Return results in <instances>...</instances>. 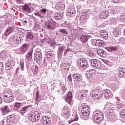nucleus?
<instances>
[{"instance_id":"1","label":"nucleus","mask_w":125,"mask_h":125,"mask_svg":"<svg viewBox=\"0 0 125 125\" xmlns=\"http://www.w3.org/2000/svg\"><path fill=\"white\" fill-rule=\"evenodd\" d=\"M90 106L89 105L83 104L82 105V118L85 121H87L89 119V114H90Z\"/></svg>"},{"instance_id":"2","label":"nucleus","mask_w":125,"mask_h":125,"mask_svg":"<svg viewBox=\"0 0 125 125\" xmlns=\"http://www.w3.org/2000/svg\"><path fill=\"white\" fill-rule=\"evenodd\" d=\"M93 119L97 123H101L104 119V114L101 111H96L93 112Z\"/></svg>"},{"instance_id":"3","label":"nucleus","mask_w":125,"mask_h":125,"mask_svg":"<svg viewBox=\"0 0 125 125\" xmlns=\"http://www.w3.org/2000/svg\"><path fill=\"white\" fill-rule=\"evenodd\" d=\"M3 100L6 103H10L13 101V94L10 91H6L4 93Z\"/></svg>"},{"instance_id":"4","label":"nucleus","mask_w":125,"mask_h":125,"mask_svg":"<svg viewBox=\"0 0 125 125\" xmlns=\"http://www.w3.org/2000/svg\"><path fill=\"white\" fill-rule=\"evenodd\" d=\"M91 95L92 97H94L95 99H101L102 95H103V93L101 90L97 89H94L91 91Z\"/></svg>"},{"instance_id":"5","label":"nucleus","mask_w":125,"mask_h":125,"mask_svg":"<svg viewBox=\"0 0 125 125\" xmlns=\"http://www.w3.org/2000/svg\"><path fill=\"white\" fill-rule=\"evenodd\" d=\"M41 119V114L38 111H35L34 113H32L30 116V120L33 123H37L39 122Z\"/></svg>"},{"instance_id":"6","label":"nucleus","mask_w":125,"mask_h":125,"mask_svg":"<svg viewBox=\"0 0 125 125\" xmlns=\"http://www.w3.org/2000/svg\"><path fill=\"white\" fill-rule=\"evenodd\" d=\"M45 26L49 30H55L56 29V22L54 21H48L45 22Z\"/></svg>"},{"instance_id":"7","label":"nucleus","mask_w":125,"mask_h":125,"mask_svg":"<svg viewBox=\"0 0 125 125\" xmlns=\"http://www.w3.org/2000/svg\"><path fill=\"white\" fill-rule=\"evenodd\" d=\"M34 60L36 62L40 61L42 59V50L39 48L36 49L34 53Z\"/></svg>"},{"instance_id":"8","label":"nucleus","mask_w":125,"mask_h":125,"mask_svg":"<svg viewBox=\"0 0 125 125\" xmlns=\"http://www.w3.org/2000/svg\"><path fill=\"white\" fill-rule=\"evenodd\" d=\"M78 63L79 66L81 68H83V69H85L87 67V60L81 58L78 61Z\"/></svg>"},{"instance_id":"9","label":"nucleus","mask_w":125,"mask_h":125,"mask_svg":"<svg viewBox=\"0 0 125 125\" xmlns=\"http://www.w3.org/2000/svg\"><path fill=\"white\" fill-rule=\"evenodd\" d=\"M87 90L80 91L78 93V98L82 101L85 100V98H86V96L87 95Z\"/></svg>"},{"instance_id":"10","label":"nucleus","mask_w":125,"mask_h":125,"mask_svg":"<svg viewBox=\"0 0 125 125\" xmlns=\"http://www.w3.org/2000/svg\"><path fill=\"white\" fill-rule=\"evenodd\" d=\"M29 47H30V45H29V44H23L20 48V51L19 53V54H24L26 53V51L29 49Z\"/></svg>"},{"instance_id":"11","label":"nucleus","mask_w":125,"mask_h":125,"mask_svg":"<svg viewBox=\"0 0 125 125\" xmlns=\"http://www.w3.org/2000/svg\"><path fill=\"white\" fill-rule=\"evenodd\" d=\"M91 64L92 67L95 69H99L101 67V63L98 62L96 59H92L91 60Z\"/></svg>"},{"instance_id":"12","label":"nucleus","mask_w":125,"mask_h":125,"mask_svg":"<svg viewBox=\"0 0 125 125\" xmlns=\"http://www.w3.org/2000/svg\"><path fill=\"white\" fill-rule=\"evenodd\" d=\"M105 116L109 121H112V118L115 116V111L113 109H109Z\"/></svg>"},{"instance_id":"13","label":"nucleus","mask_w":125,"mask_h":125,"mask_svg":"<svg viewBox=\"0 0 125 125\" xmlns=\"http://www.w3.org/2000/svg\"><path fill=\"white\" fill-rule=\"evenodd\" d=\"M63 116L66 119H69L70 117V113H69V108L68 106H65L62 109Z\"/></svg>"},{"instance_id":"14","label":"nucleus","mask_w":125,"mask_h":125,"mask_svg":"<svg viewBox=\"0 0 125 125\" xmlns=\"http://www.w3.org/2000/svg\"><path fill=\"white\" fill-rule=\"evenodd\" d=\"M72 78L77 83H81L83 81L82 75L79 74H74L72 75Z\"/></svg>"},{"instance_id":"15","label":"nucleus","mask_w":125,"mask_h":125,"mask_svg":"<svg viewBox=\"0 0 125 125\" xmlns=\"http://www.w3.org/2000/svg\"><path fill=\"white\" fill-rule=\"evenodd\" d=\"M93 42L96 46H99L100 47H102L105 45V42L101 40H96L95 41H93Z\"/></svg>"},{"instance_id":"16","label":"nucleus","mask_w":125,"mask_h":125,"mask_svg":"<svg viewBox=\"0 0 125 125\" xmlns=\"http://www.w3.org/2000/svg\"><path fill=\"white\" fill-rule=\"evenodd\" d=\"M99 36L103 38L104 40H108L109 39V35H108V33L104 30H101L99 32Z\"/></svg>"},{"instance_id":"17","label":"nucleus","mask_w":125,"mask_h":125,"mask_svg":"<svg viewBox=\"0 0 125 125\" xmlns=\"http://www.w3.org/2000/svg\"><path fill=\"white\" fill-rule=\"evenodd\" d=\"M79 29H80V28L77 27L75 25L72 26L70 28L72 34H74L75 36H79L80 34V30H79Z\"/></svg>"},{"instance_id":"18","label":"nucleus","mask_w":125,"mask_h":125,"mask_svg":"<svg viewBox=\"0 0 125 125\" xmlns=\"http://www.w3.org/2000/svg\"><path fill=\"white\" fill-rule=\"evenodd\" d=\"M1 112L3 116H5V115L8 114L10 112V109L7 105H5L1 108Z\"/></svg>"},{"instance_id":"19","label":"nucleus","mask_w":125,"mask_h":125,"mask_svg":"<svg viewBox=\"0 0 125 125\" xmlns=\"http://www.w3.org/2000/svg\"><path fill=\"white\" fill-rule=\"evenodd\" d=\"M76 14V10L75 8H69L68 9V12L66 14V15L67 16H70V17H72V16H74Z\"/></svg>"},{"instance_id":"20","label":"nucleus","mask_w":125,"mask_h":125,"mask_svg":"<svg viewBox=\"0 0 125 125\" xmlns=\"http://www.w3.org/2000/svg\"><path fill=\"white\" fill-rule=\"evenodd\" d=\"M22 11L25 12V13H31L32 12V10L28 4H25L22 6Z\"/></svg>"},{"instance_id":"21","label":"nucleus","mask_w":125,"mask_h":125,"mask_svg":"<svg viewBox=\"0 0 125 125\" xmlns=\"http://www.w3.org/2000/svg\"><path fill=\"white\" fill-rule=\"evenodd\" d=\"M109 16V12L107 11H103L100 14V17L101 19H106Z\"/></svg>"},{"instance_id":"22","label":"nucleus","mask_w":125,"mask_h":125,"mask_svg":"<svg viewBox=\"0 0 125 125\" xmlns=\"http://www.w3.org/2000/svg\"><path fill=\"white\" fill-rule=\"evenodd\" d=\"M63 51H66V46L64 45H61L59 46L58 54V55H62Z\"/></svg>"},{"instance_id":"23","label":"nucleus","mask_w":125,"mask_h":125,"mask_svg":"<svg viewBox=\"0 0 125 125\" xmlns=\"http://www.w3.org/2000/svg\"><path fill=\"white\" fill-rule=\"evenodd\" d=\"M30 109H31V105H30L24 106L21 108V110L20 111V113L21 115H24V114H25V113H26L27 111H29Z\"/></svg>"},{"instance_id":"24","label":"nucleus","mask_w":125,"mask_h":125,"mask_svg":"<svg viewBox=\"0 0 125 125\" xmlns=\"http://www.w3.org/2000/svg\"><path fill=\"white\" fill-rule=\"evenodd\" d=\"M119 78H124L125 76V69L124 68L120 67L118 69Z\"/></svg>"},{"instance_id":"25","label":"nucleus","mask_w":125,"mask_h":125,"mask_svg":"<svg viewBox=\"0 0 125 125\" xmlns=\"http://www.w3.org/2000/svg\"><path fill=\"white\" fill-rule=\"evenodd\" d=\"M42 124L43 125H49V124H50V119L45 116L43 117Z\"/></svg>"},{"instance_id":"26","label":"nucleus","mask_w":125,"mask_h":125,"mask_svg":"<svg viewBox=\"0 0 125 125\" xmlns=\"http://www.w3.org/2000/svg\"><path fill=\"white\" fill-rule=\"evenodd\" d=\"M96 53L101 56V57H106V52L104 50H97Z\"/></svg>"},{"instance_id":"27","label":"nucleus","mask_w":125,"mask_h":125,"mask_svg":"<svg viewBox=\"0 0 125 125\" xmlns=\"http://www.w3.org/2000/svg\"><path fill=\"white\" fill-rule=\"evenodd\" d=\"M88 35H82L80 37V41L83 42V43H85V42H87V41H88Z\"/></svg>"},{"instance_id":"28","label":"nucleus","mask_w":125,"mask_h":125,"mask_svg":"<svg viewBox=\"0 0 125 125\" xmlns=\"http://www.w3.org/2000/svg\"><path fill=\"white\" fill-rule=\"evenodd\" d=\"M104 94L105 97H112L113 96V94H112L111 91L108 89L104 91Z\"/></svg>"},{"instance_id":"29","label":"nucleus","mask_w":125,"mask_h":125,"mask_svg":"<svg viewBox=\"0 0 125 125\" xmlns=\"http://www.w3.org/2000/svg\"><path fill=\"white\" fill-rule=\"evenodd\" d=\"M11 44L13 45V46H17V45H18V44H19V39H18V38L13 39L11 41Z\"/></svg>"},{"instance_id":"30","label":"nucleus","mask_w":125,"mask_h":125,"mask_svg":"<svg viewBox=\"0 0 125 125\" xmlns=\"http://www.w3.org/2000/svg\"><path fill=\"white\" fill-rule=\"evenodd\" d=\"M94 75V71L93 69H91L87 71L86 77L87 79L92 78Z\"/></svg>"},{"instance_id":"31","label":"nucleus","mask_w":125,"mask_h":125,"mask_svg":"<svg viewBox=\"0 0 125 125\" xmlns=\"http://www.w3.org/2000/svg\"><path fill=\"white\" fill-rule=\"evenodd\" d=\"M26 59L28 60V61H32L33 60V51L29 52L26 56Z\"/></svg>"},{"instance_id":"32","label":"nucleus","mask_w":125,"mask_h":125,"mask_svg":"<svg viewBox=\"0 0 125 125\" xmlns=\"http://www.w3.org/2000/svg\"><path fill=\"white\" fill-rule=\"evenodd\" d=\"M63 17V14L60 12H58L57 13L55 14L54 18L56 20H59L62 18Z\"/></svg>"},{"instance_id":"33","label":"nucleus","mask_w":125,"mask_h":125,"mask_svg":"<svg viewBox=\"0 0 125 125\" xmlns=\"http://www.w3.org/2000/svg\"><path fill=\"white\" fill-rule=\"evenodd\" d=\"M55 8L56 9H64L65 8V6L64 5L61 4V2H58L57 4H56L55 7Z\"/></svg>"},{"instance_id":"34","label":"nucleus","mask_w":125,"mask_h":125,"mask_svg":"<svg viewBox=\"0 0 125 125\" xmlns=\"http://www.w3.org/2000/svg\"><path fill=\"white\" fill-rule=\"evenodd\" d=\"M107 50L109 52H113V51H118V47L111 46L106 47Z\"/></svg>"},{"instance_id":"35","label":"nucleus","mask_w":125,"mask_h":125,"mask_svg":"<svg viewBox=\"0 0 125 125\" xmlns=\"http://www.w3.org/2000/svg\"><path fill=\"white\" fill-rule=\"evenodd\" d=\"M109 10H110V12L112 14H116V13H118V7L116 6H111L110 8H109Z\"/></svg>"},{"instance_id":"36","label":"nucleus","mask_w":125,"mask_h":125,"mask_svg":"<svg viewBox=\"0 0 125 125\" xmlns=\"http://www.w3.org/2000/svg\"><path fill=\"white\" fill-rule=\"evenodd\" d=\"M53 56V54L50 51L45 52V59H49Z\"/></svg>"},{"instance_id":"37","label":"nucleus","mask_w":125,"mask_h":125,"mask_svg":"<svg viewBox=\"0 0 125 125\" xmlns=\"http://www.w3.org/2000/svg\"><path fill=\"white\" fill-rule=\"evenodd\" d=\"M13 31H14V29L13 27H8L5 33V36L10 35V33H12Z\"/></svg>"},{"instance_id":"38","label":"nucleus","mask_w":125,"mask_h":125,"mask_svg":"<svg viewBox=\"0 0 125 125\" xmlns=\"http://www.w3.org/2000/svg\"><path fill=\"white\" fill-rule=\"evenodd\" d=\"M26 39L34 40V34L31 31L27 32L26 33Z\"/></svg>"},{"instance_id":"39","label":"nucleus","mask_w":125,"mask_h":125,"mask_svg":"<svg viewBox=\"0 0 125 125\" xmlns=\"http://www.w3.org/2000/svg\"><path fill=\"white\" fill-rule=\"evenodd\" d=\"M42 96H41V95H40V92H39V90L37 91V93H36V102H37L38 103L41 102V101H42Z\"/></svg>"},{"instance_id":"40","label":"nucleus","mask_w":125,"mask_h":125,"mask_svg":"<svg viewBox=\"0 0 125 125\" xmlns=\"http://www.w3.org/2000/svg\"><path fill=\"white\" fill-rule=\"evenodd\" d=\"M6 122L8 124L13 123V122H14V116H13L12 115H10V116H8L7 118Z\"/></svg>"},{"instance_id":"41","label":"nucleus","mask_w":125,"mask_h":125,"mask_svg":"<svg viewBox=\"0 0 125 125\" xmlns=\"http://www.w3.org/2000/svg\"><path fill=\"white\" fill-rule=\"evenodd\" d=\"M21 104L22 103H21L16 102L14 104V108L15 110H19V109H20V107H21Z\"/></svg>"},{"instance_id":"42","label":"nucleus","mask_w":125,"mask_h":125,"mask_svg":"<svg viewBox=\"0 0 125 125\" xmlns=\"http://www.w3.org/2000/svg\"><path fill=\"white\" fill-rule=\"evenodd\" d=\"M109 22L110 24H117V20L114 18H111L109 20Z\"/></svg>"},{"instance_id":"43","label":"nucleus","mask_w":125,"mask_h":125,"mask_svg":"<svg viewBox=\"0 0 125 125\" xmlns=\"http://www.w3.org/2000/svg\"><path fill=\"white\" fill-rule=\"evenodd\" d=\"M12 67V65L10 64V62H8L6 63V70H11V68Z\"/></svg>"},{"instance_id":"44","label":"nucleus","mask_w":125,"mask_h":125,"mask_svg":"<svg viewBox=\"0 0 125 125\" xmlns=\"http://www.w3.org/2000/svg\"><path fill=\"white\" fill-rule=\"evenodd\" d=\"M86 54L88 55V56H89V57H93L94 56V53H93V52L91 50H89L87 52Z\"/></svg>"},{"instance_id":"45","label":"nucleus","mask_w":125,"mask_h":125,"mask_svg":"<svg viewBox=\"0 0 125 125\" xmlns=\"http://www.w3.org/2000/svg\"><path fill=\"white\" fill-rule=\"evenodd\" d=\"M73 98H68V97H66L65 98V101L67 102V103H68V104H69V105H72V99Z\"/></svg>"},{"instance_id":"46","label":"nucleus","mask_w":125,"mask_h":125,"mask_svg":"<svg viewBox=\"0 0 125 125\" xmlns=\"http://www.w3.org/2000/svg\"><path fill=\"white\" fill-rule=\"evenodd\" d=\"M61 90V92L62 94H64L65 93V91H66V90H67V88L63 86L60 89Z\"/></svg>"},{"instance_id":"47","label":"nucleus","mask_w":125,"mask_h":125,"mask_svg":"<svg viewBox=\"0 0 125 125\" xmlns=\"http://www.w3.org/2000/svg\"><path fill=\"white\" fill-rule=\"evenodd\" d=\"M59 32L62 33V34H64V35H68V31L66 29H60Z\"/></svg>"},{"instance_id":"48","label":"nucleus","mask_w":125,"mask_h":125,"mask_svg":"<svg viewBox=\"0 0 125 125\" xmlns=\"http://www.w3.org/2000/svg\"><path fill=\"white\" fill-rule=\"evenodd\" d=\"M34 14L35 16H38L40 18H43V16L42 15L40 12H37L36 13H34Z\"/></svg>"},{"instance_id":"49","label":"nucleus","mask_w":125,"mask_h":125,"mask_svg":"<svg viewBox=\"0 0 125 125\" xmlns=\"http://www.w3.org/2000/svg\"><path fill=\"white\" fill-rule=\"evenodd\" d=\"M116 108L117 110L119 111L120 109H122V108H123V104H116Z\"/></svg>"},{"instance_id":"50","label":"nucleus","mask_w":125,"mask_h":125,"mask_svg":"<svg viewBox=\"0 0 125 125\" xmlns=\"http://www.w3.org/2000/svg\"><path fill=\"white\" fill-rule=\"evenodd\" d=\"M62 27L70 28V23H69V22H65L64 23L62 24Z\"/></svg>"},{"instance_id":"51","label":"nucleus","mask_w":125,"mask_h":125,"mask_svg":"<svg viewBox=\"0 0 125 125\" xmlns=\"http://www.w3.org/2000/svg\"><path fill=\"white\" fill-rule=\"evenodd\" d=\"M87 15H84V14H83L81 17H80V19L82 21H83L85 19H86Z\"/></svg>"},{"instance_id":"52","label":"nucleus","mask_w":125,"mask_h":125,"mask_svg":"<svg viewBox=\"0 0 125 125\" xmlns=\"http://www.w3.org/2000/svg\"><path fill=\"white\" fill-rule=\"evenodd\" d=\"M83 50H84V51H88V50H89V46H88V45L87 44H85L84 46H83Z\"/></svg>"},{"instance_id":"53","label":"nucleus","mask_w":125,"mask_h":125,"mask_svg":"<svg viewBox=\"0 0 125 125\" xmlns=\"http://www.w3.org/2000/svg\"><path fill=\"white\" fill-rule=\"evenodd\" d=\"M113 34L114 35V36H115V37H118L119 35V30H115L113 31Z\"/></svg>"},{"instance_id":"54","label":"nucleus","mask_w":125,"mask_h":125,"mask_svg":"<svg viewBox=\"0 0 125 125\" xmlns=\"http://www.w3.org/2000/svg\"><path fill=\"white\" fill-rule=\"evenodd\" d=\"M78 118H75V119H71L69 121H68V124L69 125H71V124H72V123L74 122H76V121H78Z\"/></svg>"},{"instance_id":"55","label":"nucleus","mask_w":125,"mask_h":125,"mask_svg":"<svg viewBox=\"0 0 125 125\" xmlns=\"http://www.w3.org/2000/svg\"><path fill=\"white\" fill-rule=\"evenodd\" d=\"M46 11H47V10L46 9H42L40 10V12L42 14H45V13H46Z\"/></svg>"},{"instance_id":"56","label":"nucleus","mask_w":125,"mask_h":125,"mask_svg":"<svg viewBox=\"0 0 125 125\" xmlns=\"http://www.w3.org/2000/svg\"><path fill=\"white\" fill-rule=\"evenodd\" d=\"M20 65L21 66V71H24V62H21Z\"/></svg>"},{"instance_id":"57","label":"nucleus","mask_w":125,"mask_h":125,"mask_svg":"<svg viewBox=\"0 0 125 125\" xmlns=\"http://www.w3.org/2000/svg\"><path fill=\"white\" fill-rule=\"evenodd\" d=\"M35 68V69L34 74L35 75H37V74H38V73L39 72V67L36 65Z\"/></svg>"},{"instance_id":"58","label":"nucleus","mask_w":125,"mask_h":125,"mask_svg":"<svg viewBox=\"0 0 125 125\" xmlns=\"http://www.w3.org/2000/svg\"><path fill=\"white\" fill-rule=\"evenodd\" d=\"M120 42L123 44H125V38H122L120 39Z\"/></svg>"},{"instance_id":"59","label":"nucleus","mask_w":125,"mask_h":125,"mask_svg":"<svg viewBox=\"0 0 125 125\" xmlns=\"http://www.w3.org/2000/svg\"><path fill=\"white\" fill-rule=\"evenodd\" d=\"M120 19L122 21H123V22H125V16L121 15L120 16Z\"/></svg>"},{"instance_id":"60","label":"nucleus","mask_w":125,"mask_h":125,"mask_svg":"<svg viewBox=\"0 0 125 125\" xmlns=\"http://www.w3.org/2000/svg\"><path fill=\"white\" fill-rule=\"evenodd\" d=\"M66 97L69 98H73V97L72 96V92H68Z\"/></svg>"},{"instance_id":"61","label":"nucleus","mask_w":125,"mask_h":125,"mask_svg":"<svg viewBox=\"0 0 125 125\" xmlns=\"http://www.w3.org/2000/svg\"><path fill=\"white\" fill-rule=\"evenodd\" d=\"M2 68H3V63L0 62V72H1V71H2Z\"/></svg>"},{"instance_id":"62","label":"nucleus","mask_w":125,"mask_h":125,"mask_svg":"<svg viewBox=\"0 0 125 125\" xmlns=\"http://www.w3.org/2000/svg\"><path fill=\"white\" fill-rule=\"evenodd\" d=\"M112 1L114 3H120L121 0H112Z\"/></svg>"},{"instance_id":"63","label":"nucleus","mask_w":125,"mask_h":125,"mask_svg":"<svg viewBox=\"0 0 125 125\" xmlns=\"http://www.w3.org/2000/svg\"><path fill=\"white\" fill-rule=\"evenodd\" d=\"M67 79L69 81V82H72V75L71 74H70L68 76Z\"/></svg>"},{"instance_id":"64","label":"nucleus","mask_w":125,"mask_h":125,"mask_svg":"<svg viewBox=\"0 0 125 125\" xmlns=\"http://www.w3.org/2000/svg\"><path fill=\"white\" fill-rule=\"evenodd\" d=\"M17 3H23V0H16Z\"/></svg>"}]
</instances>
